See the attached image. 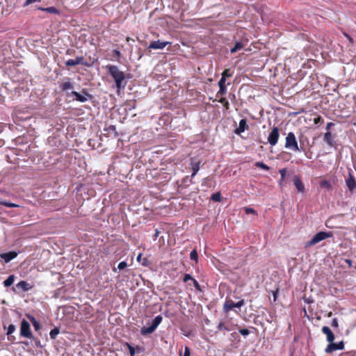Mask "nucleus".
Returning <instances> with one entry per match:
<instances>
[{"mask_svg": "<svg viewBox=\"0 0 356 356\" xmlns=\"http://www.w3.org/2000/svg\"><path fill=\"white\" fill-rule=\"evenodd\" d=\"M0 204L7 207L8 208H16L19 207V205L15 203H12L7 201H0Z\"/></svg>", "mask_w": 356, "mask_h": 356, "instance_id": "nucleus-28", "label": "nucleus"}, {"mask_svg": "<svg viewBox=\"0 0 356 356\" xmlns=\"http://www.w3.org/2000/svg\"><path fill=\"white\" fill-rule=\"evenodd\" d=\"M346 183L348 189L351 192H353L356 188V181L352 174L349 173L348 177L347 178Z\"/></svg>", "mask_w": 356, "mask_h": 356, "instance_id": "nucleus-16", "label": "nucleus"}, {"mask_svg": "<svg viewBox=\"0 0 356 356\" xmlns=\"http://www.w3.org/2000/svg\"><path fill=\"white\" fill-rule=\"evenodd\" d=\"M168 44H170V42L161 41V40L152 41L149 45L148 48L154 49H163Z\"/></svg>", "mask_w": 356, "mask_h": 356, "instance_id": "nucleus-11", "label": "nucleus"}, {"mask_svg": "<svg viewBox=\"0 0 356 356\" xmlns=\"http://www.w3.org/2000/svg\"><path fill=\"white\" fill-rule=\"evenodd\" d=\"M163 318L161 315L156 316L150 326L149 327H143L140 330V333L143 335H147L152 334L156 329L159 325L161 323Z\"/></svg>", "mask_w": 356, "mask_h": 356, "instance_id": "nucleus-3", "label": "nucleus"}, {"mask_svg": "<svg viewBox=\"0 0 356 356\" xmlns=\"http://www.w3.org/2000/svg\"><path fill=\"white\" fill-rule=\"evenodd\" d=\"M255 165L266 170H268L270 169V168L263 162H257Z\"/></svg>", "mask_w": 356, "mask_h": 356, "instance_id": "nucleus-34", "label": "nucleus"}, {"mask_svg": "<svg viewBox=\"0 0 356 356\" xmlns=\"http://www.w3.org/2000/svg\"><path fill=\"white\" fill-rule=\"evenodd\" d=\"M193 284L194 285V287L199 291H202V289H201V286L200 285V284L198 283V282L196 280H193Z\"/></svg>", "mask_w": 356, "mask_h": 356, "instance_id": "nucleus-42", "label": "nucleus"}, {"mask_svg": "<svg viewBox=\"0 0 356 356\" xmlns=\"http://www.w3.org/2000/svg\"><path fill=\"white\" fill-rule=\"evenodd\" d=\"M65 65L67 66H75L76 65H83L85 66L89 65L87 62L84 61V58L83 56H77L74 60L69 59L65 62Z\"/></svg>", "mask_w": 356, "mask_h": 356, "instance_id": "nucleus-10", "label": "nucleus"}, {"mask_svg": "<svg viewBox=\"0 0 356 356\" xmlns=\"http://www.w3.org/2000/svg\"><path fill=\"white\" fill-rule=\"evenodd\" d=\"M334 125H335V124H334V123H332V122H328V123L327 124V125H326V130H327V131L330 130L331 127H332V126H334ZM326 134H330V132L327 131Z\"/></svg>", "mask_w": 356, "mask_h": 356, "instance_id": "nucleus-49", "label": "nucleus"}, {"mask_svg": "<svg viewBox=\"0 0 356 356\" xmlns=\"http://www.w3.org/2000/svg\"><path fill=\"white\" fill-rule=\"evenodd\" d=\"M59 334V329L58 327H55L52 329L49 332V336L51 339H55L57 335Z\"/></svg>", "mask_w": 356, "mask_h": 356, "instance_id": "nucleus-29", "label": "nucleus"}, {"mask_svg": "<svg viewBox=\"0 0 356 356\" xmlns=\"http://www.w3.org/2000/svg\"><path fill=\"white\" fill-rule=\"evenodd\" d=\"M218 331H229L230 330L225 325V323L220 322L217 326Z\"/></svg>", "mask_w": 356, "mask_h": 356, "instance_id": "nucleus-32", "label": "nucleus"}, {"mask_svg": "<svg viewBox=\"0 0 356 356\" xmlns=\"http://www.w3.org/2000/svg\"><path fill=\"white\" fill-rule=\"evenodd\" d=\"M38 9L45 11L48 13L58 15L60 11L55 7L42 8L38 7Z\"/></svg>", "mask_w": 356, "mask_h": 356, "instance_id": "nucleus-21", "label": "nucleus"}, {"mask_svg": "<svg viewBox=\"0 0 356 356\" xmlns=\"http://www.w3.org/2000/svg\"><path fill=\"white\" fill-rule=\"evenodd\" d=\"M27 317L31 322V323L35 330H39L41 329V327H42L41 323L38 321H37L35 317H33V316H31V315H28Z\"/></svg>", "mask_w": 356, "mask_h": 356, "instance_id": "nucleus-18", "label": "nucleus"}, {"mask_svg": "<svg viewBox=\"0 0 356 356\" xmlns=\"http://www.w3.org/2000/svg\"><path fill=\"white\" fill-rule=\"evenodd\" d=\"M114 53L115 55L120 56V52L118 51V50H114Z\"/></svg>", "mask_w": 356, "mask_h": 356, "instance_id": "nucleus-55", "label": "nucleus"}, {"mask_svg": "<svg viewBox=\"0 0 356 356\" xmlns=\"http://www.w3.org/2000/svg\"><path fill=\"white\" fill-rule=\"evenodd\" d=\"M219 102L220 103H222L223 104V106L227 108L228 109L229 108V102L228 101L224 98V97H221L220 99L219 100Z\"/></svg>", "mask_w": 356, "mask_h": 356, "instance_id": "nucleus-38", "label": "nucleus"}, {"mask_svg": "<svg viewBox=\"0 0 356 356\" xmlns=\"http://www.w3.org/2000/svg\"><path fill=\"white\" fill-rule=\"evenodd\" d=\"M345 262L348 265L349 267L352 266L353 261L350 259H345Z\"/></svg>", "mask_w": 356, "mask_h": 356, "instance_id": "nucleus-50", "label": "nucleus"}, {"mask_svg": "<svg viewBox=\"0 0 356 356\" xmlns=\"http://www.w3.org/2000/svg\"><path fill=\"white\" fill-rule=\"evenodd\" d=\"M17 256V253L15 251H10L8 252L2 253L0 254L1 259L4 260L6 263L10 261Z\"/></svg>", "mask_w": 356, "mask_h": 356, "instance_id": "nucleus-15", "label": "nucleus"}, {"mask_svg": "<svg viewBox=\"0 0 356 356\" xmlns=\"http://www.w3.org/2000/svg\"><path fill=\"white\" fill-rule=\"evenodd\" d=\"M127 266V263L126 261H121L119 264H118V269L119 270H123Z\"/></svg>", "mask_w": 356, "mask_h": 356, "instance_id": "nucleus-43", "label": "nucleus"}, {"mask_svg": "<svg viewBox=\"0 0 356 356\" xmlns=\"http://www.w3.org/2000/svg\"><path fill=\"white\" fill-rule=\"evenodd\" d=\"M67 81L63 83L60 86V87L63 91H67V90H70V89L73 88L72 83L70 81H69L70 79L67 78Z\"/></svg>", "mask_w": 356, "mask_h": 356, "instance_id": "nucleus-22", "label": "nucleus"}, {"mask_svg": "<svg viewBox=\"0 0 356 356\" xmlns=\"http://www.w3.org/2000/svg\"><path fill=\"white\" fill-rule=\"evenodd\" d=\"M232 73H230V70L229 69H226L223 71V72L222 73V77H225V79H226L227 77H229V76H232Z\"/></svg>", "mask_w": 356, "mask_h": 356, "instance_id": "nucleus-37", "label": "nucleus"}, {"mask_svg": "<svg viewBox=\"0 0 356 356\" xmlns=\"http://www.w3.org/2000/svg\"><path fill=\"white\" fill-rule=\"evenodd\" d=\"M95 136H96L97 138H98V137L101 138V135L96 134V135H95Z\"/></svg>", "mask_w": 356, "mask_h": 356, "instance_id": "nucleus-59", "label": "nucleus"}, {"mask_svg": "<svg viewBox=\"0 0 356 356\" xmlns=\"http://www.w3.org/2000/svg\"><path fill=\"white\" fill-rule=\"evenodd\" d=\"M244 211L245 212L246 214H254V215H257V211L252 209V208H250V207H245L244 208Z\"/></svg>", "mask_w": 356, "mask_h": 356, "instance_id": "nucleus-35", "label": "nucleus"}, {"mask_svg": "<svg viewBox=\"0 0 356 356\" xmlns=\"http://www.w3.org/2000/svg\"><path fill=\"white\" fill-rule=\"evenodd\" d=\"M245 46V44L241 41H238L235 43L233 48L231 49L230 51L232 54L236 53V51L242 49Z\"/></svg>", "mask_w": 356, "mask_h": 356, "instance_id": "nucleus-20", "label": "nucleus"}, {"mask_svg": "<svg viewBox=\"0 0 356 356\" xmlns=\"http://www.w3.org/2000/svg\"><path fill=\"white\" fill-rule=\"evenodd\" d=\"M332 316V312H330V313L328 314V316Z\"/></svg>", "mask_w": 356, "mask_h": 356, "instance_id": "nucleus-61", "label": "nucleus"}, {"mask_svg": "<svg viewBox=\"0 0 356 356\" xmlns=\"http://www.w3.org/2000/svg\"><path fill=\"white\" fill-rule=\"evenodd\" d=\"M346 354H347V353H346V354H345V353H343V354H341V356H345Z\"/></svg>", "mask_w": 356, "mask_h": 356, "instance_id": "nucleus-62", "label": "nucleus"}, {"mask_svg": "<svg viewBox=\"0 0 356 356\" xmlns=\"http://www.w3.org/2000/svg\"><path fill=\"white\" fill-rule=\"evenodd\" d=\"M108 72L113 78L116 87L118 90L125 87L123 81L125 79V75L123 72L120 71L115 65H108L106 67Z\"/></svg>", "mask_w": 356, "mask_h": 356, "instance_id": "nucleus-1", "label": "nucleus"}, {"mask_svg": "<svg viewBox=\"0 0 356 356\" xmlns=\"http://www.w3.org/2000/svg\"><path fill=\"white\" fill-rule=\"evenodd\" d=\"M200 165H201L200 161L191 163V170L193 171L192 175H191L192 177H194L197 175V172L199 171V170L200 168Z\"/></svg>", "mask_w": 356, "mask_h": 356, "instance_id": "nucleus-19", "label": "nucleus"}, {"mask_svg": "<svg viewBox=\"0 0 356 356\" xmlns=\"http://www.w3.org/2000/svg\"><path fill=\"white\" fill-rule=\"evenodd\" d=\"M319 186L321 188H325L326 190H329L331 188V184L329 181L323 179L320 181Z\"/></svg>", "mask_w": 356, "mask_h": 356, "instance_id": "nucleus-25", "label": "nucleus"}, {"mask_svg": "<svg viewBox=\"0 0 356 356\" xmlns=\"http://www.w3.org/2000/svg\"><path fill=\"white\" fill-rule=\"evenodd\" d=\"M113 271L114 273H117V269H116L115 267H113Z\"/></svg>", "mask_w": 356, "mask_h": 356, "instance_id": "nucleus-58", "label": "nucleus"}, {"mask_svg": "<svg viewBox=\"0 0 356 356\" xmlns=\"http://www.w3.org/2000/svg\"><path fill=\"white\" fill-rule=\"evenodd\" d=\"M336 135H324L323 140L330 147L337 148L338 144L335 139Z\"/></svg>", "mask_w": 356, "mask_h": 356, "instance_id": "nucleus-13", "label": "nucleus"}, {"mask_svg": "<svg viewBox=\"0 0 356 356\" xmlns=\"http://www.w3.org/2000/svg\"><path fill=\"white\" fill-rule=\"evenodd\" d=\"M211 199L214 202H220L222 200V195L220 192H217L212 194Z\"/></svg>", "mask_w": 356, "mask_h": 356, "instance_id": "nucleus-27", "label": "nucleus"}, {"mask_svg": "<svg viewBox=\"0 0 356 356\" xmlns=\"http://www.w3.org/2000/svg\"><path fill=\"white\" fill-rule=\"evenodd\" d=\"M71 95L76 97V100L80 102H86L88 99H92L93 96L88 93L86 89H83L81 91V94L76 92L72 91Z\"/></svg>", "mask_w": 356, "mask_h": 356, "instance_id": "nucleus-4", "label": "nucleus"}, {"mask_svg": "<svg viewBox=\"0 0 356 356\" xmlns=\"http://www.w3.org/2000/svg\"><path fill=\"white\" fill-rule=\"evenodd\" d=\"M277 291H276L275 292H274V293H273L274 300H275L276 297H277Z\"/></svg>", "mask_w": 356, "mask_h": 356, "instance_id": "nucleus-57", "label": "nucleus"}, {"mask_svg": "<svg viewBox=\"0 0 356 356\" xmlns=\"http://www.w3.org/2000/svg\"><path fill=\"white\" fill-rule=\"evenodd\" d=\"M332 236L333 233L332 232H319L316 234L311 240L305 243V248H308L323 240H325L327 238H331Z\"/></svg>", "mask_w": 356, "mask_h": 356, "instance_id": "nucleus-2", "label": "nucleus"}, {"mask_svg": "<svg viewBox=\"0 0 356 356\" xmlns=\"http://www.w3.org/2000/svg\"><path fill=\"white\" fill-rule=\"evenodd\" d=\"M322 332L326 335L327 341L329 342V343L334 341L335 337L329 327L323 326L322 327Z\"/></svg>", "mask_w": 356, "mask_h": 356, "instance_id": "nucleus-14", "label": "nucleus"}, {"mask_svg": "<svg viewBox=\"0 0 356 356\" xmlns=\"http://www.w3.org/2000/svg\"><path fill=\"white\" fill-rule=\"evenodd\" d=\"M286 147L290 148L294 151L299 149L295 135H287L286 138Z\"/></svg>", "mask_w": 356, "mask_h": 356, "instance_id": "nucleus-8", "label": "nucleus"}, {"mask_svg": "<svg viewBox=\"0 0 356 356\" xmlns=\"http://www.w3.org/2000/svg\"><path fill=\"white\" fill-rule=\"evenodd\" d=\"M219 91L217 93V97L223 96L226 93V86H219Z\"/></svg>", "mask_w": 356, "mask_h": 356, "instance_id": "nucleus-33", "label": "nucleus"}, {"mask_svg": "<svg viewBox=\"0 0 356 356\" xmlns=\"http://www.w3.org/2000/svg\"><path fill=\"white\" fill-rule=\"evenodd\" d=\"M41 1V0H26V1L24 2V6L25 7V6H29V5H30V4L33 3H34V2H35V1Z\"/></svg>", "mask_w": 356, "mask_h": 356, "instance_id": "nucleus-45", "label": "nucleus"}, {"mask_svg": "<svg viewBox=\"0 0 356 356\" xmlns=\"http://www.w3.org/2000/svg\"><path fill=\"white\" fill-rule=\"evenodd\" d=\"M238 332L241 334L243 336L248 335L250 334V331L246 328H241L238 330Z\"/></svg>", "mask_w": 356, "mask_h": 356, "instance_id": "nucleus-40", "label": "nucleus"}, {"mask_svg": "<svg viewBox=\"0 0 356 356\" xmlns=\"http://www.w3.org/2000/svg\"><path fill=\"white\" fill-rule=\"evenodd\" d=\"M193 280H194V278H193L192 276L191 275H189V274H185L184 277H183V282H186L188 280L193 281Z\"/></svg>", "mask_w": 356, "mask_h": 356, "instance_id": "nucleus-41", "label": "nucleus"}, {"mask_svg": "<svg viewBox=\"0 0 356 356\" xmlns=\"http://www.w3.org/2000/svg\"><path fill=\"white\" fill-rule=\"evenodd\" d=\"M279 172H280V174L281 175V177L285 178V176H286V168L280 169L279 170Z\"/></svg>", "mask_w": 356, "mask_h": 356, "instance_id": "nucleus-46", "label": "nucleus"}, {"mask_svg": "<svg viewBox=\"0 0 356 356\" xmlns=\"http://www.w3.org/2000/svg\"><path fill=\"white\" fill-rule=\"evenodd\" d=\"M211 179L209 177H207V178L204 179L202 185L207 184V181H211Z\"/></svg>", "mask_w": 356, "mask_h": 356, "instance_id": "nucleus-53", "label": "nucleus"}, {"mask_svg": "<svg viewBox=\"0 0 356 356\" xmlns=\"http://www.w3.org/2000/svg\"><path fill=\"white\" fill-rule=\"evenodd\" d=\"M331 325L332 327H339L338 321H337V319L336 318L332 319V323H331Z\"/></svg>", "mask_w": 356, "mask_h": 356, "instance_id": "nucleus-48", "label": "nucleus"}, {"mask_svg": "<svg viewBox=\"0 0 356 356\" xmlns=\"http://www.w3.org/2000/svg\"><path fill=\"white\" fill-rule=\"evenodd\" d=\"M190 259L191 260H194L196 263L197 262V260H198V254H197V252L196 250H193L191 252V254H190Z\"/></svg>", "mask_w": 356, "mask_h": 356, "instance_id": "nucleus-30", "label": "nucleus"}, {"mask_svg": "<svg viewBox=\"0 0 356 356\" xmlns=\"http://www.w3.org/2000/svg\"><path fill=\"white\" fill-rule=\"evenodd\" d=\"M344 348V343L341 341L339 343H334V341L330 342L325 348V352L327 353H332L334 350H343Z\"/></svg>", "mask_w": 356, "mask_h": 356, "instance_id": "nucleus-9", "label": "nucleus"}, {"mask_svg": "<svg viewBox=\"0 0 356 356\" xmlns=\"http://www.w3.org/2000/svg\"><path fill=\"white\" fill-rule=\"evenodd\" d=\"M15 330V326L13 324L8 325L7 330L8 339L10 341H13L15 340V337L13 336L10 337L11 334H13Z\"/></svg>", "mask_w": 356, "mask_h": 356, "instance_id": "nucleus-23", "label": "nucleus"}, {"mask_svg": "<svg viewBox=\"0 0 356 356\" xmlns=\"http://www.w3.org/2000/svg\"><path fill=\"white\" fill-rule=\"evenodd\" d=\"M315 124L321 125L323 122V119L321 116H317L314 120Z\"/></svg>", "mask_w": 356, "mask_h": 356, "instance_id": "nucleus-39", "label": "nucleus"}, {"mask_svg": "<svg viewBox=\"0 0 356 356\" xmlns=\"http://www.w3.org/2000/svg\"><path fill=\"white\" fill-rule=\"evenodd\" d=\"M253 126V124H248L246 119H242L240 120L238 126L236 127L234 129V134H241L245 131H250V127Z\"/></svg>", "mask_w": 356, "mask_h": 356, "instance_id": "nucleus-7", "label": "nucleus"}, {"mask_svg": "<svg viewBox=\"0 0 356 356\" xmlns=\"http://www.w3.org/2000/svg\"><path fill=\"white\" fill-rule=\"evenodd\" d=\"M5 144V140L2 138H0V147L3 146Z\"/></svg>", "mask_w": 356, "mask_h": 356, "instance_id": "nucleus-52", "label": "nucleus"}, {"mask_svg": "<svg viewBox=\"0 0 356 356\" xmlns=\"http://www.w3.org/2000/svg\"><path fill=\"white\" fill-rule=\"evenodd\" d=\"M14 281H15V275H10L8 276V277L6 280H4L3 285L6 287L10 286L13 284Z\"/></svg>", "mask_w": 356, "mask_h": 356, "instance_id": "nucleus-24", "label": "nucleus"}, {"mask_svg": "<svg viewBox=\"0 0 356 356\" xmlns=\"http://www.w3.org/2000/svg\"><path fill=\"white\" fill-rule=\"evenodd\" d=\"M159 231L158 229H156L155 231V234H154V238H157L159 236Z\"/></svg>", "mask_w": 356, "mask_h": 356, "instance_id": "nucleus-54", "label": "nucleus"}, {"mask_svg": "<svg viewBox=\"0 0 356 356\" xmlns=\"http://www.w3.org/2000/svg\"><path fill=\"white\" fill-rule=\"evenodd\" d=\"M293 184L299 193H305V186L299 175H295L293 179Z\"/></svg>", "mask_w": 356, "mask_h": 356, "instance_id": "nucleus-12", "label": "nucleus"}, {"mask_svg": "<svg viewBox=\"0 0 356 356\" xmlns=\"http://www.w3.org/2000/svg\"><path fill=\"white\" fill-rule=\"evenodd\" d=\"M279 129L277 127H274L270 134H278Z\"/></svg>", "mask_w": 356, "mask_h": 356, "instance_id": "nucleus-51", "label": "nucleus"}, {"mask_svg": "<svg viewBox=\"0 0 356 356\" xmlns=\"http://www.w3.org/2000/svg\"><path fill=\"white\" fill-rule=\"evenodd\" d=\"M91 140H92V139H88L90 145L91 144Z\"/></svg>", "mask_w": 356, "mask_h": 356, "instance_id": "nucleus-60", "label": "nucleus"}, {"mask_svg": "<svg viewBox=\"0 0 356 356\" xmlns=\"http://www.w3.org/2000/svg\"><path fill=\"white\" fill-rule=\"evenodd\" d=\"M179 356H191L190 348L188 346H185L184 353H182L181 350L179 351Z\"/></svg>", "mask_w": 356, "mask_h": 356, "instance_id": "nucleus-31", "label": "nucleus"}, {"mask_svg": "<svg viewBox=\"0 0 356 356\" xmlns=\"http://www.w3.org/2000/svg\"><path fill=\"white\" fill-rule=\"evenodd\" d=\"M17 288L22 289V291L26 292L33 288V285L26 281H20L16 284Z\"/></svg>", "mask_w": 356, "mask_h": 356, "instance_id": "nucleus-17", "label": "nucleus"}, {"mask_svg": "<svg viewBox=\"0 0 356 356\" xmlns=\"http://www.w3.org/2000/svg\"><path fill=\"white\" fill-rule=\"evenodd\" d=\"M244 305H245L244 300H241L240 301H238L236 303L232 300H227L225 302L223 309L225 312H229L230 310H232L234 307L241 308Z\"/></svg>", "mask_w": 356, "mask_h": 356, "instance_id": "nucleus-6", "label": "nucleus"}, {"mask_svg": "<svg viewBox=\"0 0 356 356\" xmlns=\"http://www.w3.org/2000/svg\"><path fill=\"white\" fill-rule=\"evenodd\" d=\"M20 335L27 339H31L33 335L31 332L30 324L25 319L21 322Z\"/></svg>", "mask_w": 356, "mask_h": 356, "instance_id": "nucleus-5", "label": "nucleus"}, {"mask_svg": "<svg viewBox=\"0 0 356 356\" xmlns=\"http://www.w3.org/2000/svg\"><path fill=\"white\" fill-rule=\"evenodd\" d=\"M225 81H226V79H225V77H221L220 81H218V86H226Z\"/></svg>", "mask_w": 356, "mask_h": 356, "instance_id": "nucleus-47", "label": "nucleus"}, {"mask_svg": "<svg viewBox=\"0 0 356 356\" xmlns=\"http://www.w3.org/2000/svg\"><path fill=\"white\" fill-rule=\"evenodd\" d=\"M141 257H142V254H141V253H140V254L138 255V257H137V260L139 261L140 260Z\"/></svg>", "mask_w": 356, "mask_h": 356, "instance_id": "nucleus-56", "label": "nucleus"}, {"mask_svg": "<svg viewBox=\"0 0 356 356\" xmlns=\"http://www.w3.org/2000/svg\"><path fill=\"white\" fill-rule=\"evenodd\" d=\"M126 346H127V348L129 349L130 355L131 356H134L135 353H136L135 352V348L129 343H126Z\"/></svg>", "mask_w": 356, "mask_h": 356, "instance_id": "nucleus-36", "label": "nucleus"}, {"mask_svg": "<svg viewBox=\"0 0 356 356\" xmlns=\"http://www.w3.org/2000/svg\"><path fill=\"white\" fill-rule=\"evenodd\" d=\"M278 138L279 135H269L268 141L270 145H275L277 143Z\"/></svg>", "mask_w": 356, "mask_h": 356, "instance_id": "nucleus-26", "label": "nucleus"}, {"mask_svg": "<svg viewBox=\"0 0 356 356\" xmlns=\"http://www.w3.org/2000/svg\"><path fill=\"white\" fill-rule=\"evenodd\" d=\"M279 186L280 188H284L286 186V182H285V178L280 177V179L279 181Z\"/></svg>", "mask_w": 356, "mask_h": 356, "instance_id": "nucleus-44", "label": "nucleus"}]
</instances>
